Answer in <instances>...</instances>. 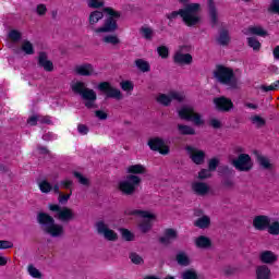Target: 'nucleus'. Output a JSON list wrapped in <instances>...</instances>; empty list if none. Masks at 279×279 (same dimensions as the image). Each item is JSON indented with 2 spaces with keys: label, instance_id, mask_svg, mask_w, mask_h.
I'll return each mask as SVG.
<instances>
[{
  "label": "nucleus",
  "instance_id": "69168bd1",
  "mask_svg": "<svg viewBox=\"0 0 279 279\" xmlns=\"http://www.w3.org/2000/svg\"><path fill=\"white\" fill-rule=\"evenodd\" d=\"M95 114L97 119H100V121H106V119H108V113H106L104 110H96Z\"/></svg>",
  "mask_w": 279,
  "mask_h": 279
},
{
  "label": "nucleus",
  "instance_id": "1a4fd4ad",
  "mask_svg": "<svg viewBox=\"0 0 279 279\" xmlns=\"http://www.w3.org/2000/svg\"><path fill=\"white\" fill-rule=\"evenodd\" d=\"M179 119L182 121H192L194 125H204V119H202V114L195 112L193 107H182L179 111Z\"/></svg>",
  "mask_w": 279,
  "mask_h": 279
},
{
  "label": "nucleus",
  "instance_id": "0eeeda50",
  "mask_svg": "<svg viewBox=\"0 0 279 279\" xmlns=\"http://www.w3.org/2000/svg\"><path fill=\"white\" fill-rule=\"evenodd\" d=\"M189 51H191L190 45L180 46L172 58L174 64H179V66H189V64H193V56L189 53Z\"/></svg>",
  "mask_w": 279,
  "mask_h": 279
},
{
  "label": "nucleus",
  "instance_id": "9b49d317",
  "mask_svg": "<svg viewBox=\"0 0 279 279\" xmlns=\"http://www.w3.org/2000/svg\"><path fill=\"white\" fill-rule=\"evenodd\" d=\"M98 90L104 93L108 99H117L118 101L123 99L121 89H118L110 84V82H100L98 84Z\"/></svg>",
  "mask_w": 279,
  "mask_h": 279
},
{
  "label": "nucleus",
  "instance_id": "e2e57ef3",
  "mask_svg": "<svg viewBox=\"0 0 279 279\" xmlns=\"http://www.w3.org/2000/svg\"><path fill=\"white\" fill-rule=\"evenodd\" d=\"M222 186L225 189H234V181L232 179L226 178L222 180Z\"/></svg>",
  "mask_w": 279,
  "mask_h": 279
},
{
  "label": "nucleus",
  "instance_id": "603ef678",
  "mask_svg": "<svg viewBox=\"0 0 279 279\" xmlns=\"http://www.w3.org/2000/svg\"><path fill=\"white\" fill-rule=\"evenodd\" d=\"M71 195H73V190H70V193L62 194V192L59 194L58 202L59 204H69V199H71Z\"/></svg>",
  "mask_w": 279,
  "mask_h": 279
},
{
  "label": "nucleus",
  "instance_id": "4468645a",
  "mask_svg": "<svg viewBox=\"0 0 279 279\" xmlns=\"http://www.w3.org/2000/svg\"><path fill=\"white\" fill-rule=\"evenodd\" d=\"M214 106H216V110H218V112H230V110L234 108V102L226 96H220L214 98Z\"/></svg>",
  "mask_w": 279,
  "mask_h": 279
},
{
  "label": "nucleus",
  "instance_id": "774afa93",
  "mask_svg": "<svg viewBox=\"0 0 279 279\" xmlns=\"http://www.w3.org/2000/svg\"><path fill=\"white\" fill-rule=\"evenodd\" d=\"M77 130L83 136H85L89 132L88 126H86L85 124H78Z\"/></svg>",
  "mask_w": 279,
  "mask_h": 279
},
{
  "label": "nucleus",
  "instance_id": "680f3d73",
  "mask_svg": "<svg viewBox=\"0 0 279 279\" xmlns=\"http://www.w3.org/2000/svg\"><path fill=\"white\" fill-rule=\"evenodd\" d=\"M61 189L70 190L73 187V181L72 180H62L60 181Z\"/></svg>",
  "mask_w": 279,
  "mask_h": 279
},
{
  "label": "nucleus",
  "instance_id": "2f4dec72",
  "mask_svg": "<svg viewBox=\"0 0 279 279\" xmlns=\"http://www.w3.org/2000/svg\"><path fill=\"white\" fill-rule=\"evenodd\" d=\"M101 19H104V11L96 10L89 14L88 23L89 25H97V22L101 21Z\"/></svg>",
  "mask_w": 279,
  "mask_h": 279
},
{
  "label": "nucleus",
  "instance_id": "423d86ee",
  "mask_svg": "<svg viewBox=\"0 0 279 279\" xmlns=\"http://www.w3.org/2000/svg\"><path fill=\"white\" fill-rule=\"evenodd\" d=\"M141 177L129 174L125 181L119 183L118 189L123 195H134L136 189L141 185Z\"/></svg>",
  "mask_w": 279,
  "mask_h": 279
},
{
  "label": "nucleus",
  "instance_id": "79ce46f5",
  "mask_svg": "<svg viewBox=\"0 0 279 279\" xmlns=\"http://www.w3.org/2000/svg\"><path fill=\"white\" fill-rule=\"evenodd\" d=\"M102 41L107 45H119L121 43L117 35H107L102 38Z\"/></svg>",
  "mask_w": 279,
  "mask_h": 279
},
{
  "label": "nucleus",
  "instance_id": "412c9836",
  "mask_svg": "<svg viewBox=\"0 0 279 279\" xmlns=\"http://www.w3.org/2000/svg\"><path fill=\"white\" fill-rule=\"evenodd\" d=\"M192 191L195 193V195H199L201 197H204L205 195H208L210 192V186L204 182H194L192 183Z\"/></svg>",
  "mask_w": 279,
  "mask_h": 279
},
{
  "label": "nucleus",
  "instance_id": "3c124183",
  "mask_svg": "<svg viewBox=\"0 0 279 279\" xmlns=\"http://www.w3.org/2000/svg\"><path fill=\"white\" fill-rule=\"evenodd\" d=\"M140 230L144 234H147V232H149L151 230V221L150 220H143L140 223Z\"/></svg>",
  "mask_w": 279,
  "mask_h": 279
},
{
  "label": "nucleus",
  "instance_id": "f257e3e1",
  "mask_svg": "<svg viewBox=\"0 0 279 279\" xmlns=\"http://www.w3.org/2000/svg\"><path fill=\"white\" fill-rule=\"evenodd\" d=\"M202 10L201 3H190L186 4L184 9H180L179 11H172L171 13L166 14V19H169L170 21H175L178 16H181L183 22L187 27H195L199 21H202V17L197 15V12Z\"/></svg>",
  "mask_w": 279,
  "mask_h": 279
},
{
  "label": "nucleus",
  "instance_id": "ddd939ff",
  "mask_svg": "<svg viewBox=\"0 0 279 279\" xmlns=\"http://www.w3.org/2000/svg\"><path fill=\"white\" fill-rule=\"evenodd\" d=\"M96 230L98 234H102L107 241H117V239H119V235L117 234V232L108 228V225H106L104 220L96 222Z\"/></svg>",
  "mask_w": 279,
  "mask_h": 279
},
{
  "label": "nucleus",
  "instance_id": "6e6552de",
  "mask_svg": "<svg viewBox=\"0 0 279 279\" xmlns=\"http://www.w3.org/2000/svg\"><path fill=\"white\" fill-rule=\"evenodd\" d=\"M48 208L51 213H57L54 217L62 223H69V221H73V219H75L73 209L69 207H60L58 204H49Z\"/></svg>",
  "mask_w": 279,
  "mask_h": 279
},
{
  "label": "nucleus",
  "instance_id": "393cba45",
  "mask_svg": "<svg viewBox=\"0 0 279 279\" xmlns=\"http://www.w3.org/2000/svg\"><path fill=\"white\" fill-rule=\"evenodd\" d=\"M177 129L181 136H195L196 134L195 129L191 125L178 124Z\"/></svg>",
  "mask_w": 279,
  "mask_h": 279
},
{
  "label": "nucleus",
  "instance_id": "b1692460",
  "mask_svg": "<svg viewBox=\"0 0 279 279\" xmlns=\"http://www.w3.org/2000/svg\"><path fill=\"white\" fill-rule=\"evenodd\" d=\"M217 43L220 44L221 47H228L230 45V32L226 28L221 29Z\"/></svg>",
  "mask_w": 279,
  "mask_h": 279
},
{
  "label": "nucleus",
  "instance_id": "864d4df0",
  "mask_svg": "<svg viewBox=\"0 0 279 279\" xmlns=\"http://www.w3.org/2000/svg\"><path fill=\"white\" fill-rule=\"evenodd\" d=\"M120 86L122 90H124L125 93H130L134 90V83H132L131 81H122L120 83Z\"/></svg>",
  "mask_w": 279,
  "mask_h": 279
},
{
  "label": "nucleus",
  "instance_id": "6ab92c4d",
  "mask_svg": "<svg viewBox=\"0 0 279 279\" xmlns=\"http://www.w3.org/2000/svg\"><path fill=\"white\" fill-rule=\"evenodd\" d=\"M178 239V231L173 228H167L163 231V236L159 238L161 245H171L172 241Z\"/></svg>",
  "mask_w": 279,
  "mask_h": 279
},
{
  "label": "nucleus",
  "instance_id": "c756f323",
  "mask_svg": "<svg viewBox=\"0 0 279 279\" xmlns=\"http://www.w3.org/2000/svg\"><path fill=\"white\" fill-rule=\"evenodd\" d=\"M135 66L142 73H149V71H151V65L147 61H145L144 59H136L135 60Z\"/></svg>",
  "mask_w": 279,
  "mask_h": 279
},
{
  "label": "nucleus",
  "instance_id": "13d9d810",
  "mask_svg": "<svg viewBox=\"0 0 279 279\" xmlns=\"http://www.w3.org/2000/svg\"><path fill=\"white\" fill-rule=\"evenodd\" d=\"M14 247V243L8 240H0V250H12Z\"/></svg>",
  "mask_w": 279,
  "mask_h": 279
},
{
  "label": "nucleus",
  "instance_id": "4d7b16f0",
  "mask_svg": "<svg viewBox=\"0 0 279 279\" xmlns=\"http://www.w3.org/2000/svg\"><path fill=\"white\" fill-rule=\"evenodd\" d=\"M219 167V159H217L216 157L211 158L208 161V169L210 171H217V168Z\"/></svg>",
  "mask_w": 279,
  "mask_h": 279
},
{
  "label": "nucleus",
  "instance_id": "f8f14e48",
  "mask_svg": "<svg viewBox=\"0 0 279 279\" xmlns=\"http://www.w3.org/2000/svg\"><path fill=\"white\" fill-rule=\"evenodd\" d=\"M232 165L238 171H251L252 157L247 154H240L236 159H233Z\"/></svg>",
  "mask_w": 279,
  "mask_h": 279
},
{
  "label": "nucleus",
  "instance_id": "ea45409f",
  "mask_svg": "<svg viewBox=\"0 0 279 279\" xmlns=\"http://www.w3.org/2000/svg\"><path fill=\"white\" fill-rule=\"evenodd\" d=\"M268 234H271L272 236H278L279 234V222L274 221L272 223L269 222V226L267 228Z\"/></svg>",
  "mask_w": 279,
  "mask_h": 279
},
{
  "label": "nucleus",
  "instance_id": "bf43d9fd",
  "mask_svg": "<svg viewBox=\"0 0 279 279\" xmlns=\"http://www.w3.org/2000/svg\"><path fill=\"white\" fill-rule=\"evenodd\" d=\"M88 7L94 8L96 10L99 9V8H104V1H101V0H89Z\"/></svg>",
  "mask_w": 279,
  "mask_h": 279
},
{
  "label": "nucleus",
  "instance_id": "0e129e2a",
  "mask_svg": "<svg viewBox=\"0 0 279 279\" xmlns=\"http://www.w3.org/2000/svg\"><path fill=\"white\" fill-rule=\"evenodd\" d=\"M36 12L39 16H45L47 14V7L45 4H38Z\"/></svg>",
  "mask_w": 279,
  "mask_h": 279
},
{
  "label": "nucleus",
  "instance_id": "a19ab883",
  "mask_svg": "<svg viewBox=\"0 0 279 279\" xmlns=\"http://www.w3.org/2000/svg\"><path fill=\"white\" fill-rule=\"evenodd\" d=\"M27 271H28L29 276H32V278H37V279L43 278V272H40V270H38V268L34 267V265H32V264L28 265Z\"/></svg>",
  "mask_w": 279,
  "mask_h": 279
},
{
  "label": "nucleus",
  "instance_id": "2eb2a0df",
  "mask_svg": "<svg viewBox=\"0 0 279 279\" xmlns=\"http://www.w3.org/2000/svg\"><path fill=\"white\" fill-rule=\"evenodd\" d=\"M185 150L194 165H204L206 160V153L204 150H199L191 145L185 146Z\"/></svg>",
  "mask_w": 279,
  "mask_h": 279
},
{
  "label": "nucleus",
  "instance_id": "473e14b6",
  "mask_svg": "<svg viewBox=\"0 0 279 279\" xmlns=\"http://www.w3.org/2000/svg\"><path fill=\"white\" fill-rule=\"evenodd\" d=\"M247 32L248 34H253V36H260L262 38H265L269 34L262 26H250Z\"/></svg>",
  "mask_w": 279,
  "mask_h": 279
},
{
  "label": "nucleus",
  "instance_id": "c03bdc74",
  "mask_svg": "<svg viewBox=\"0 0 279 279\" xmlns=\"http://www.w3.org/2000/svg\"><path fill=\"white\" fill-rule=\"evenodd\" d=\"M170 99L171 101H178L179 104H182V101L186 99V96L180 92H170Z\"/></svg>",
  "mask_w": 279,
  "mask_h": 279
},
{
  "label": "nucleus",
  "instance_id": "4c0bfd02",
  "mask_svg": "<svg viewBox=\"0 0 279 279\" xmlns=\"http://www.w3.org/2000/svg\"><path fill=\"white\" fill-rule=\"evenodd\" d=\"M247 45L248 47H251V49H253V51H260V41H258V39H256L255 37H248Z\"/></svg>",
  "mask_w": 279,
  "mask_h": 279
},
{
  "label": "nucleus",
  "instance_id": "5701e85b",
  "mask_svg": "<svg viewBox=\"0 0 279 279\" xmlns=\"http://www.w3.org/2000/svg\"><path fill=\"white\" fill-rule=\"evenodd\" d=\"M257 279H270L271 278V269L267 265H260L256 267L255 270Z\"/></svg>",
  "mask_w": 279,
  "mask_h": 279
},
{
  "label": "nucleus",
  "instance_id": "7ed1b4c3",
  "mask_svg": "<svg viewBox=\"0 0 279 279\" xmlns=\"http://www.w3.org/2000/svg\"><path fill=\"white\" fill-rule=\"evenodd\" d=\"M102 12L107 14L105 23L101 27L96 28V34H112L119 29L117 21L121 19V11L114 10L112 7H106Z\"/></svg>",
  "mask_w": 279,
  "mask_h": 279
},
{
  "label": "nucleus",
  "instance_id": "a18cd8bd",
  "mask_svg": "<svg viewBox=\"0 0 279 279\" xmlns=\"http://www.w3.org/2000/svg\"><path fill=\"white\" fill-rule=\"evenodd\" d=\"M157 53L159 58H162V60H167V58H169V47L167 46L157 47Z\"/></svg>",
  "mask_w": 279,
  "mask_h": 279
},
{
  "label": "nucleus",
  "instance_id": "bb28decb",
  "mask_svg": "<svg viewBox=\"0 0 279 279\" xmlns=\"http://www.w3.org/2000/svg\"><path fill=\"white\" fill-rule=\"evenodd\" d=\"M128 173H131V175H143V173H147V169L141 163L132 165L128 168Z\"/></svg>",
  "mask_w": 279,
  "mask_h": 279
},
{
  "label": "nucleus",
  "instance_id": "09e8293b",
  "mask_svg": "<svg viewBox=\"0 0 279 279\" xmlns=\"http://www.w3.org/2000/svg\"><path fill=\"white\" fill-rule=\"evenodd\" d=\"M278 88H279V81H275L270 85H262L260 86V90H263L264 93H269L271 90H278Z\"/></svg>",
  "mask_w": 279,
  "mask_h": 279
},
{
  "label": "nucleus",
  "instance_id": "cd10ccee",
  "mask_svg": "<svg viewBox=\"0 0 279 279\" xmlns=\"http://www.w3.org/2000/svg\"><path fill=\"white\" fill-rule=\"evenodd\" d=\"M195 228H199L201 230H206V228H210V217L203 216L194 221Z\"/></svg>",
  "mask_w": 279,
  "mask_h": 279
},
{
  "label": "nucleus",
  "instance_id": "de8ad7c7",
  "mask_svg": "<svg viewBox=\"0 0 279 279\" xmlns=\"http://www.w3.org/2000/svg\"><path fill=\"white\" fill-rule=\"evenodd\" d=\"M182 279H199V276H197V272L193 269H187L182 272L181 275Z\"/></svg>",
  "mask_w": 279,
  "mask_h": 279
},
{
  "label": "nucleus",
  "instance_id": "f03ea898",
  "mask_svg": "<svg viewBox=\"0 0 279 279\" xmlns=\"http://www.w3.org/2000/svg\"><path fill=\"white\" fill-rule=\"evenodd\" d=\"M37 223L41 226V229L46 234H50L53 239H58L64 234V227L56 223V219L45 211H39L37 214Z\"/></svg>",
  "mask_w": 279,
  "mask_h": 279
},
{
  "label": "nucleus",
  "instance_id": "e433bc0d",
  "mask_svg": "<svg viewBox=\"0 0 279 279\" xmlns=\"http://www.w3.org/2000/svg\"><path fill=\"white\" fill-rule=\"evenodd\" d=\"M129 258L133 265H143L145 263V259L136 252L130 253Z\"/></svg>",
  "mask_w": 279,
  "mask_h": 279
},
{
  "label": "nucleus",
  "instance_id": "9d476101",
  "mask_svg": "<svg viewBox=\"0 0 279 279\" xmlns=\"http://www.w3.org/2000/svg\"><path fill=\"white\" fill-rule=\"evenodd\" d=\"M147 145L151 151H158L161 156H169L171 151V148L162 137H151L148 140Z\"/></svg>",
  "mask_w": 279,
  "mask_h": 279
},
{
  "label": "nucleus",
  "instance_id": "7c9ffc66",
  "mask_svg": "<svg viewBox=\"0 0 279 279\" xmlns=\"http://www.w3.org/2000/svg\"><path fill=\"white\" fill-rule=\"evenodd\" d=\"M129 215L136 217L140 216L143 219H156V216L154 214H150L147 210H141V209H134L129 213Z\"/></svg>",
  "mask_w": 279,
  "mask_h": 279
},
{
  "label": "nucleus",
  "instance_id": "dca6fc26",
  "mask_svg": "<svg viewBox=\"0 0 279 279\" xmlns=\"http://www.w3.org/2000/svg\"><path fill=\"white\" fill-rule=\"evenodd\" d=\"M269 223H271V218L266 215H258L253 219V228L259 232L267 230V228H269Z\"/></svg>",
  "mask_w": 279,
  "mask_h": 279
},
{
  "label": "nucleus",
  "instance_id": "8fccbe9b",
  "mask_svg": "<svg viewBox=\"0 0 279 279\" xmlns=\"http://www.w3.org/2000/svg\"><path fill=\"white\" fill-rule=\"evenodd\" d=\"M22 34L21 32H19L17 29H11L9 32V38L10 40H12V43H19V40H21L22 38Z\"/></svg>",
  "mask_w": 279,
  "mask_h": 279
},
{
  "label": "nucleus",
  "instance_id": "a211bd4d",
  "mask_svg": "<svg viewBox=\"0 0 279 279\" xmlns=\"http://www.w3.org/2000/svg\"><path fill=\"white\" fill-rule=\"evenodd\" d=\"M208 16L211 24V27H217L219 25V11L215 4V0H208Z\"/></svg>",
  "mask_w": 279,
  "mask_h": 279
},
{
  "label": "nucleus",
  "instance_id": "c9c22d12",
  "mask_svg": "<svg viewBox=\"0 0 279 279\" xmlns=\"http://www.w3.org/2000/svg\"><path fill=\"white\" fill-rule=\"evenodd\" d=\"M38 187L39 191L45 194L51 193V191L53 190V185H51V183L47 180L40 181L38 183Z\"/></svg>",
  "mask_w": 279,
  "mask_h": 279
},
{
  "label": "nucleus",
  "instance_id": "6e6d98bb",
  "mask_svg": "<svg viewBox=\"0 0 279 279\" xmlns=\"http://www.w3.org/2000/svg\"><path fill=\"white\" fill-rule=\"evenodd\" d=\"M121 234L124 241H132L134 239V233L129 229H121Z\"/></svg>",
  "mask_w": 279,
  "mask_h": 279
},
{
  "label": "nucleus",
  "instance_id": "a878e982",
  "mask_svg": "<svg viewBox=\"0 0 279 279\" xmlns=\"http://www.w3.org/2000/svg\"><path fill=\"white\" fill-rule=\"evenodd\" d=\"M195 245L202 250H208V247L213 246V241L206 235H199L195 241Z\"/></svg>",
  "mask_w": 279,
  "mask_h": 279
},
{
  "label": "nucleus",
  "instance_id": "20e7f679",
  "mask_svg": "<svg viewBox=\"0 0 279 279\" xmlns=\"http://www.w3.org/2000/svg\"><path fill=\"white\" fill-rule=\"evenodd\" d=\"M214 77L217 80V82H219V84L230 86V88H236V86H239V81H236V75L234 74V70L232 68L221 64L216 65Z\"/></svg>",
  "mask_w": 279,
  "mask_h": 279
},
{
  "label": "nucleus",
  "instance_id": "72a5a7b5",
  "mask_svg": "<svg viewBox=\"0 0 279 279\" xmlns=\"http://www.w3.org/2000/svg\"><path fill=\"white\" fill-rule=\"evenodd\" d=\"M157 104L165 106L166 108L171 106V94H159L156 98Z\"/></svg>",
  "mask_w": 279,
  "mask_h": 279
},
{
  "label": "nucleus",
  "instance_id": "5fc2aeb1",
  "mask_svg": "<svg viewBox=\"0 0 279 279\" xmlns=\"http://www.w3.org/2000/svg\"><path fill=\"white\" fill-rule=\"evenodd\" d=\"M252 122L255 123L257 128H264V125H267V120L260 116H254L252 118Z\"/></svg>",
  "mask_w": 279,
  "mask_h": 279
},
{
  "label": "nucleus",
  "instance_id": "37998d69",
  "mask_svg": "<svg viewBox=\"0 0 279 279\" xmlns=\"http://www.w3.org/2000/svg\"><path fill=\"white\" fill-rule=\"evenodd\" d=\"M257 162H259L260 167H263V169H271V162L269 161V158L265 157V156H257Z\"/></svg>",
  "mask_w": 279,
  "mask_h": 279
},
{
  "label": "nucleus",
  "instance_id": "4be33fe9",
  "mask_svg": "<svg viewBox=\"0 0 279 279\" xmlns=\"http://www.w3.org/2000/svg\"><path fill=\"white\" fill-rule=\"evenodd\" d=\"M94 71L93 64L90 63H85L75 68L77 75H82L83 77H90Z\"/></svg>",
  "mask_w": 279,
  "mask_h": 279
},
{
  "label": "nucleus",
  "instance_id": "f704fd0d",
  "mask_svg": "<svg viewBox=\"0 0 279 279\" xmlns=\"http://www.w3.org/2000/svg\"><path fill=\"white\" fill-rule=\"evenodd\" d=\"M21 49L26 56H34V44L29 40H24L22 43Z\"/></svg>",
  "mask_w": 279,
  "mask_h": 279
},
{
  "label": "nucleus",
  "instance_id": "58836bf2",
  "mask_svg": "<svg viewBox=\"0 0 279 279\" xmlns=\"http://www.w3.org/2000/svg\"><path fill=\"white\" fill-rule=\"evenodd\" d=\"M74 178L78 180V183L82 184L83 186H90V180L88 178L82 175L81 172L74 171L73 172Z\"/></svg>",
  "mask_w": 279,
  "mask_h": 279
},
{
  "label": "nucleus",
  "instance_id": "49530a36",
  "mask_svg": "<svg viewBox=\"0 0 279 279\" xmlns=\"http://www.w3.org/2000/svg\"><path fill=\"white\" fill-rule=\"evenodd\" d=\"M140 32L145 40H151L154 38V31L149 27H142Z\"/></svg>",
  "mask_w": 279,
  "mask_h": 279
},
{
  "label": "nucleus",
  "instance_id": "338daca9",
  "mask_svg": "<svg viewBox=\"0 0 279 279\" xmlns=\"http://www.w3.org/2000/svg\"><path fill=\"white\" fill-rule=\"evenodd\" d=\"M209 125L214 128V130H219L221 129V121L214 118L210 120Z\"/></svg>",
  "mask_w": 279,
  "mask_h": 279
},
{
  "label": "nucleus",
  "instance_id": "aec40b11",
  "mask_svg": "<svg viewBox=\"0 0 279 279\" xmlns=\"http://www.w3.org/2000/svg\"><path fill=\"white\" fill-rule=\"evenodd\" d=\"M259 260L264 265H274V263L278 262V255H276L272 251H263L259 253Z\"/></svg>",
  "mask_w": 279,
  "mask_h": 279
},
{
  "label": "nucleus",
  "instance_id": "f3484780",
  "mask_svg": "<svg viewBox=\"0 0 279 279\" xmlns=\"http://www.w3.org/2000/svg\"><path fill=\"white\" fill-rule=\"evenodd\" d=\"M37 64L40 69H44L47 73H51L53 71V62L49 60L47 52L40 51L37 58Z\"/></svg>",
  "mask_w": 279,
  "mask_h": 279
},
{
  "label": "nucleus",
  "instance_id": "c85d7f7f",
  "mask_svg": "<svg viewBox=\"0 0 279 279\" xmlns=\"http://www.w3.org/2000/svg\"><path fill=\"white\" fill-rule=\"evenodd\" d=\"M175 260L181 267H189V265H191V258H189V255L184 252H179L175 256Z\"/></svg>",
  "mask_w": 279,
  "mask_h": 279
},
{
  "label": "nucleus",
  "instance_id": "052dcab7",
  "mask_svg": "<svg viewBox=\"0 0 279 279\" xmlns=\"http://www.w3.org/2000/svg\"><path fill=\"white\" fill-rule=\"evenodd\" d=\"M210 175H213V174L210 173L209 169H202L198 172V179L199 180H207V178H210Z\"/></svg>",
  "mask_w": 279,
  "mask_h": 279
},
{
  "label": "nucleus",
  "instance_id": "39448f33",
  "mask_svg": "<svg viewBox=\"0 0 279 279\" xmlns=\"http://www.w3.org/2000/svg\"><path fill=\"white\" fill-rule=\"evenodd\" d=\"M72 90L81 95L82 99H84L85 101L84 104L85 108H87L88 110H93V108H97V105L95 104L97 101V93L86 87L84 82H76L72 86Z\"/></svg>",
  "mask_w": 279,
  "mask_h": 279
}]
</instances>
